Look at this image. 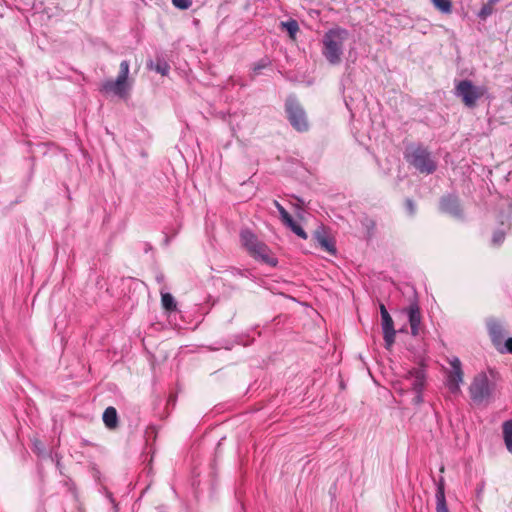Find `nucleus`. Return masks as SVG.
<instances>
[{
    "instance_id": "17",
    "label": "nucleus",
    "mask_w": 512,
    "mask_h": 512,
    "mask_svg": "<svg viewBox=\"0 0 512 512\" xmlns=\"http://www.w3.org/2000/svg\"><path fill=\"white\" fill-rule=\"evenodd\" d=\"M103 421L108 428H114L117 425V411L114 407H108L103 413Z\"/></svg>"
},
{
    "instance_id": "23",
    "label": "nucleus",
    "mask_w": 512,
    "mask_h": 512,
    "mask_svg": "<svg viewBox=\"0 0 512 512\" xmlns=\"http://www.w3.org/2000/svg\"><path fill=\"white\" fill-rule=\"evenodd\" d=\"M493 11H494V6L492 4H490V2L488 1L480 9L478 16L481 19H486L488 16H490L493 13Z\"/></svg>"
},
{
    "instance_id": "12",
    "label": "nucleus",
    "mask_w": 512,
    "mask_h": 512,
    "mask_svg": "<svg viewBox=\"0 0 512 512\" xmlns=\"http://www.w3.org/2000/svg\"><path fill=\"white\" fill-rule=\"evenodd\" d=\"M382 330L383 338L385 341V347L390 349L395 342L396 331L394 329V323L392 317L389 315L382 317Z\"/></svg>"
},
{
    "instance_id": "14",
    "label": "nucleus",
    "mask_w": 512,
    "mask_h": 512,
    "mask_svg": "<svg viewBox=\"0 0 512 512\" xmlns=\"http://www.w3.org/2000/svg\"><path fill=\"white\" fill-rule=\"evenodd\" d=\"M442 211L454 216L460 215L458 199L453 196L444 197L441 201Z\"/></svg>"
},
{
    "instance_id": "19",
    "label": "nucleus",
    "mask_w": 512,
    "mask_h": 512,
    "mask_svg": "<svg viewBox=\"0 0 512 512\" xmlns=\"http://www.w3.org/2000/svg\"><path fill=\"white\" fill-rule=\"evenodd\" d=\"M281 27L284 28L291 39H295L297 32L299 31V25L296 20H288L286 22H281Z\"/></svg>"
},
{
    "instance_id": "30",
    "label": "nucleus",
    "mask_w": 512,
    "mask_h": 512,
    "mask_svg": "<svg viewBox=\"0 0 512 512\" xmlns=\"http://www.w3.org/2000/svg\"><path fill=\"white\" fill-rule=\"evenodd\" d=\"M265 66H266V62L262 61L261 63H259L258 65H256V66L254 67V71L256 72V71H258V70H260V69L264 68Z\"/></svg>"
},
{
    "instance_id": "8",
    "label": "nucleus",
    "mask_w": 512,
    "mask_h": 512,
    "mask_svg": "<svg viewBox=\"0 0 512 512\" xmlns=\"http://www.w3.org/2000/svg\"><path fill=\"white\" fill-rule=\"evenodd\" d=\"M286 112L290 124L296 130L306 131L308 129V121L305 111L295 99L289 98L286 101Z\"/></svg>"
},
{
    "instance_id": "11",
    "label": "nucleus",
    "mask_w": 512,
    "mask_h": 512,
    "mask_svg": "<svg viewBox=\"0 0 512 512\" xmlns=\"http://www.w3.org/2000/svg\"><path fill=\"white\" fill-rule=\"evenodd\" d=\"M487 328L494 347L497 351H501L505 336L503 325L500 322L492 319L487 322Z\"/></svg>"
},
{
    "instance_id": "1",
    "label": "nucleus",
    "mask_w": 512,
    "mask_h": 512,
    "mask_svg": "<svg viewBox=\"0 0 512 512\" xmlns=\"http://www.w3.org/2000/svg\"><path fill=\"white\" fill-rule=\"evenodd\" d=\"M348 38V30L341 27L331 28L324 34L322 54L330 64L336 65L341 62L344 44Z\"/></svg>"
},
{
    "instance_id": "16",
    "label": "nucleus",
    "mask_w": 512,
    "mask_h": 512,
    "mask_svg": "<svg viewBox=\"0 0 512 512\" xmlns=\"http://www.w3.org/2000/svg\"><path fill=\"white\" fill-rule=\"evenodd\" d=\"M503 439L507 450L512 454V419L502 425Z\"/></svg>"
},
{
    "instance_id": "7",
    "label": "nucleus",
    "mask_w": 512,
    "mask_h": 512,
    "mask_svg": "<svg viewBox=\"0 0 512 512\" xmlns=\"http://www.w3.org/2000/svg\"><path fill=\"white\" fill-rule=\"evenodd\" d=\"M407 160L421 173L430 174L436 169V164L430 153L421 147L412 149L407 154Z\"/></svg>"
},
{
    "instance_id": "27",
    "label": "nucleus",
    "mask_w": 512,
    "mask_h": 512,
    "mask_svg": "<svg viewBox=\"0 0 512 512\" xmlns=\"http://www.w3.org/2000/svg\"><path fill=\"white\" fill-rule=\"evenodd\" d=\"M504 240V232L503 231H496L493 235L492 241L495 245H499Z\"/></svg>"
},
{
    "instance_id": "10",
    "label": "nucleus",
    "mask_w": 512,
    "mask_h": 512,
    "mask_svg": "<svg viewBox=\"0 0 512 512\" xmlns=\"http://www.w3.org/2000/svg\"><path fill=\"white\" fill-rule=\"evenodd\" d=\"M313 237L323 250L327 251L331 255L336 253L335 242L325 226H319L314 231Z\"/></svg>"
},
{
    "instance_id": "9",
    "label": "nucleus",
    "mask_w": 512,
    "mask_h": 512,
    "mask_svg": "<svg viewBox=\"0 0 512 512\" xmlns=\"http://www.w3.org/2000/svg\"><path fill=\"white\" fill-rule=\"evenodd\" d=\"M451 370L447 374L446 386L453 394L460 392V385L463 383V370L461 361L458 357H451L448 359Z\"/></svg>"
},
{
    "instance_id": "6",
    "label": "nucleus",
    "mask_w": 512,
    "mask_h": 512,
    "mask_svg": "<svg viewBox=\"0 0 512 512\" xmlns=\"http://www.w3.org/2000/svg\"><path fill=\"white\" fill-rule=\"evenodd\" d=\"M424 384L425 373L422 369L418 368L409 371L403 378V381L401 382V385L403 386L402 389L412 390L413 392H415V396L413 398L414 404L422 403L423 399L421 392L424 388Z\"/></svg>"
},
{
    "instance_id": "3",
    "label": "nucleus",
    "mask_w": 512,
    "mask_h": 512,
    "mask_svg": "<svg viewBox=\"0 0 512 512\" xmlns=\"http://www.w3.org/2000/svg\"><path fill=\"white\" fill-rule=\"evenodd\" d=\"M495 385L491 383L485 373L477 374L469 387L471 399L477 403H488L493 398Z\"/></svg>"
},
{
    "instance_id": "15",
    "label": "nucleus",
    "mask_w": 512,
    "mask_h": 512,
    "mask_svg": "<svg viewBox=\"0 0 512 512\" xmlns=\"http://www.w3.org/2000/svg\"><path fill=\"white\" fill-rule=\"evenodd\" d=\"M436 512H449L446 505L444 485L442 482L439 483L436 492Z\"/></svg>"
},
{
    "instance_id": "18",
    "label": "nucleus",
    "mask_w": 512,
    "mask_h": 512,
    "mask_svg": "<svg viewBox=\"0 0 512 512\" xmlns=\"http://www.w3.org/2000/svg\"><path fill=\"white\" fill-rule=\"evenodd\" d=\"M433 6L443 14L452 12V2L450 0H431Z\"/></svg>"
},
{
    "instance_id": "31",
    "label": "nucleus",
    "mask_w": 512,
    "mask_h": 512,
    "mask_svg": "<svg viewBox=\"0 0 512 512\" xmlns=\"http://www.w3.org/2000/svg\"><path fill=\"white\" fill-rule=\"evenodd\" d=\"M490 2V4H492L493 6L499 2L500 0H488Z\"/></svg>"
},
{
    "instance_id": "2",
    "label": "nucleus",
    "mask_w": 512,
    "mask_h": 512,
    "mask_svg": "<svg viewBox=\"0 0 512 512\" xmlns=\"http://www.w3.org/2000/svg\"><path fill=\"white\" fill-rule=\"evenodd\" d=\"M242 245L254 258L261 260L271 266H275L277 261L270 255L269 248L249 230H243L240 234Z\"/></svg>"
},
{
    "instance_id": "20",
    "label": "nucleus",
    "mask_w": 512,
    "mask_h": 512,
    "mask_svg": "<svg viewBox=\"0 0 512 512\" xmlns=\"http://www.w3.org/2000/svg\"><path fill=\"white\" fill-rule=\"evenodd\" d=\"M161 303L165 310L173 311L176 309V302L170 293L161 294Z\"/></svg>"
},
{
    "instance_id": "22",
    "label": "nucleus",
    "mask_w": 512,
    "mask_h": 512,
    "mask_svg": "<svg viewBox=\"0 0 512 512\" xmlns=\"http://www.w3.org/2000/svg\"><path fill=\"white\" fill-rule=\"evenodd\" d=\"M274 205L277 208L278 212L280 213L281 219L283 223H290L291 222V215L286 211V209L278 202L274 201Z\"/></svg>"
},
{
    "instance_id": "29",
    "label": "nucleus",
    "mask_w": 512,
    "mask_h": 512,
    "mask_svg": "<svg viewBox=\"0 0 512 512\" xmlns=\"http://www.w3.org/2000/svg\"><path fill=\"white\" fill-rule=\"evenodd\" d=\"M406 204H407V207H408L410 213L411 214L414 213V206H413L412 201L411 200H407Z\"/></svg>"
},
{
    "instance_id": "26",
    "label": "nucleus",
    "mask_w": 512,
    "mask_h": 512,
    "mask_svg": "<svg viewBox=\"0 0 512 512\" xmlns=\"http://www.w3.org/2000/svg\"><path fill=\"white\" fill-rule=\"evenodd\" d=\"M500 353H511L512 354V337L508 338L505 342L502 343V350Z\"/></svg>"
},
{
    "instance_id": "5",
    "label": "nucleus",
    "mask_w": 512,
    "mask_h": 512,
    "mask_svg": "<svg viewBox=\"0 0 512 512\" xmlns=\"http://www.w3.org/2000/svg\"><path fill=\"white\" fill-rule=\"evenodd\" d=\"M486 93L484 86H476L470 80H461L455 87V95L462 99L467 107H474Z\"/></svg>"
},
{
    "instance_id": "25",
    "label": "nucleus",
    "mask_w": 512,
    "mask_h": 512,
    "mask_svg": "<svg viewBox=\"0 0 512 512\" xmlns=\"http://www.w3.org/2000/svg\"><path fill=\"white\" fill-rule=\"evenodd\" d=\"M155 70L161 75H167L169 72V65L165 61H159L155 66Z\"/></svg>"
},
{
    "instance_id": "24",
    "label": "nucleus",
    "mask_w": 512,
    "mask_h": 512,
    "mask_svg": "<svg viewBox=\"0 0 512 512\" xmlns=\"http://www.w3.org/2000/svg\"><path fill=\"white\" fill-rule=\"evenodd\" d=\"M172 3L175 7L185 10L192 5V0H172Z\"/></svg>"
},
{
    "instance_id": "21",
    "label": "nucleus",
    "mask_w": 512,
    "mask_h": 512,
    "mask_svg": "<svg viewBox=\"0 0 512 512\" xmlns=\"http://www.w3.org/2000/svg\"><path fill=\"white\" fill-rule=\"evenodd\" d=\"M285 225H287L300 238L307 239L308 236H307L306 232L303 230V228L299 224H297L293 220V218H291L290 223H285Z\"/></svg>"
},
{
    "instance_id": "4",
    "label": "nucleus",
    "mask_w": 512,
    "mask_h": 512,
    "mask_svg": "<svg viewBox=\"0 0 512 512\" xmlns=\"http://www.w3.org/2000/svg\"><path fill=\"white\" fill-rule=\"evenodd\" d=\"M131 87L129 82V62L124 60L120 63V71L115 80H107L102 84V90L112 93L120 98H126Z\"/></svg>"
},
{
    "instance_id": "13",
    "label": "nucleus",
    "mask_w": 512,
    "mask_h": 512,
    "mask_svg": "<svg viewBox=\"0 0 512 512\" xmlns=\"http://www.w3.org/2000/svg\"><path fill=\"white\" fill-rule=\"evenodd\" d=\"M408 320L411 327V334L417 336L419 334L421 314L417 303H412L407 308Z\"/></svg>"
},
{
    "instance_id": "28",
    "label": "nucleus",
    "mask_w": 512,
    "mask_h": 512,
    "mask_svg": "<svg viewBox=\"0 0 512 512\" xmlns=\"http://www.w3.org/2000/svg\"><path fill=\"white\" fill-rule=\"evenodd\" d=\"M379 308H380L381 318L389 315V312L387 311L384 304H380Z\"/></svg>"
}]
</instances>
